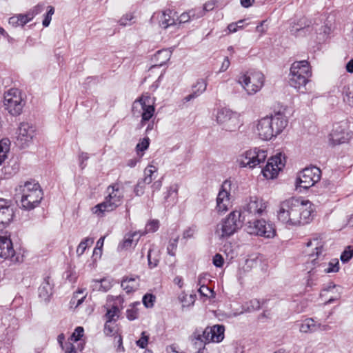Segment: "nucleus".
Instances as JSON below:
<instances>
[{"label": "nucleus", "instance_id": "nucleus-1", "mask_svg": "<svg viewBox=\"0 0 353 353\" xmlns=\"http://www.w3.org/2000/svg\"><path fill=\"white\" fill-rule=\"evenodd\" d=\"M312 204L310 201L292 197L281 203L277 217L288 226H300L312 220Z\"/></svg>", "mask_w": 353, "mask_h": 353}, {"label": "nucleus", "instance_id": "nucleus-2", "mask_svg": "<svg viewBox=\"0 0 353 353\" xmlns=\"http://www.w3.org/2000/svg\"><path fill=\"white\" fill-rule=\"evenodd\" d=\"M287 125L288 120L285 117L278 112L259 120L256 126V133L262 140H270L282 132Z\"/></svg>", "mask_w": 353, "mask_h": 353}, {"label": "nucleus", "instance_id": "nucleus-3", "mask_svg": "<svg viewBox=\"0 0 353 353\" xmlns=\"http://www.w3.org/2000/svg\"><path fill=\"white\" fill-rule=\"evenodd\" d=\"M306 245L308 249L306 252L308 253V256L311 259V263L314 265H318L321 268L325 273L337 272L339 270L338 259H333L327 263L323 262L325 253L324 243L321 239L318 238L310 239L306 243Z\"/></svg>", "mask_w": 353, "mask_h": 353}, {"label": "nucleus", "instance_id": "nucleus-4", "mask_svg": "<svg viewBox=\"0 0 353 353\" xmlns=\"http://www.w3.org/2000/svg\"><path fill=\"white\" fill-rule=\"evenodd\" d=\"M17 191L21 194V208L27 210L35 208L43 199L39 184L34 181H26L19 185Z\"/></svg>", "mask_w": 353, "mask_h": 353}, {"label": "nucleus", "instance_id": "nucleus-5", "mask_svg": "<svg viewBox=\"0 0 353 353\" xmlns=\"http://www.w3.org/2000/svg\"><path fill=\"white\" fill-rule=\"evenodd\" d=\"M311 76L312 70L308 61H294L290 68V84L301 92H305V85Z\"/></svg>", "mask_w": 353, "mask_h": 353}, {"label": "nucleus", "instance_id": "nucleus-6", "mask_svg": "<svg viewBox=\"0 0 353 353\" xmlns=\"http://www.w3.org/2000/svg\"><path fill=\"white\" fill-rule=\"evenodd\" d=\"M108 193L104 201L92 208V212L98 216H103L105 212L114 210L122 203L123 194L119 189V184H113L107 188Z\"/></svg>", "mask_w": 353, "mask_h": 353}, {"label": "nucleus", "instance_id": "nucleus-7", "mask_svg": "<svg viewBox=\"0 0 353 353\" xmlns=\"http://www.w3.org/2000/svg\"><path fill=\"white\" fill-rule=\"evenodd\" d=\"M132 112L133 116L141 117L140 125L144 126L154 114L155 108L153 99L150 96H141L134 101Z\"/></svg>", "mask_w": 353, "mask_h": 353}, {"label": "nucleus", "instance_id": "nucleus-8", "mask_svg": "<svg viewBox=\"0 0 353 353\" xmlns=\"http://www.w3.org/2000/svg\"><path fill=\"white\" fill-rule=\"evenodd\" d=\"M241 213L239 211H233L216 225V233L220 238H228L236 232L243 225L241 219Z\"/></svg>", "mask_w": 353, "mask_h": 353}, {"label": "nucleus", "instance_id": "nucleus-9", "mask_svg": "<svg viewBox=\"0 0 353 353\" xmlns=\"http://www.w3.org/2000/svg\"><path fill=\"white\" fill-rule=\"evenodd\" d=\"M265 77L259 71H250L239 76L238 82L248 94L253 95L264 85Z\"/></svg>", "mask_w": 353, "mask_h": 353}, {"label": "nucleus", "instance_id": "nucleus-10", "mask_svg": "<svg viewBox=\"0 0 353 353\" xmlns=\"http://www.w3.org/2000/svg\"><path fill=\"white\" fill-rule=\"evenodd\" d=\"M266 158V150L255 148L239 154L236 158V163L241 168L253 169L264 163Z\"/></svg>", "mask_w": 353, "mask_h": 353}, {"label": "nucleus", "instance_id": "nucleus-11", "mask_svg": "<svg viewBox=\"0 0 353 353\" xmlns=\"http://www.w3.org/2000/svg\"><path fill=\"white\" fill-rule=\"evenodd\" d=\"M321 171L316 167L312 166L304 168L299 174L296 179V189L307 190L316 183L321 179Z\"/></svg>", "mask_w": 353, "mask_h": 353}, {"label": "nucleus", "instance_id": "nucleus-12", "mask_svg": "<svg viewBox=\"0 0 353 353\" xmlns=\"http://www.w3.org/2000/svg\"><path fill=\"white\" fill-rule=\"evenodd\" d=\"M245 231L251 235L268 239L273 238L276 235L273 225L263 219L248 221L245 225Z\"/></svg>", "mask_w": 353, "mask_h": 353}, {"label": "nucleus", "instance_id": "nucleus-13", "mask_svg": "<svg viewBox=\"0 0 353 353\" xmlns=\"http://www.w3.org/2000/svg\"><path fill=\"white\" fill-rule=\"evenodd\" d=\"M3 103L6 109L12 116L21 114L25 105L21 92L15 88L9 90L5 94Z\"/></svg>", "mask_w": 353, "mask_h": 353}, {"label": "nucleus", "instance_id": "nucleus-14", "mask_svg": "<svg viewBox=\"0 0 353 353\" xmlns=\"http://www.w3.org/2000/svg\"><path fill=\"white\" fill-rule=\"evenodd\" d=\"M216 121L222 129L228 132H234L240 126L239 115L226 108H221L216 114Z\"/></svg>", "mask_w": 353, "mask_h": 353}, {"label": "nucleus", "instance_id": "nucleus-15", "mask_svg": "<svg viewBox=\"0 0 353 353\" xmlns=\"http://www.w3.org/2000/svg\"><path fill=\"white\" fill-rule=\"evenodd\" d=\"M267 203L261 198L251 196L249 201L242 207L241 215L245 218L263 216L266 212Z\"/></svg>", "mask_w": 353, "mask_h": 353}, {"label": "nucleus", "instance_id": "nucleus-16", "mask_svg": "<svg viewBox=\"0 0 353 353\" xmlns=\"http://www.w3.org/2000/svg\"><path fill=\"white\" fill-rule=\"evenodd\" d=\"M225 327L223 325H215L207 327L202 334L195 332L194 337L196 340L204 343L210 342L219 343L224 339Z\"/></svg>", "mask_w": 353, "mask_h": 353}, {"label": "nucleus", "instance_id": "nucleus-17", "mask_svg": "<svg viewBox=\"0 0 353 353\" xmlns=\"http://www.w3.org/2000/svg\"><path fill=\"white\" fill-rule=\"evenodd\" d=\"M35 127L28 122H21L17 131V145L21 148L28 147L35 136Z\"/></svg>", "mask_w": 353, "mask_h": 353}, {"label": "nucleus", "instance_id": "nucleus-18", "mask_svg": "<svg viewBox=\"0 0 353 353\" xmlns=\"http://www.w3.org/2000/svg\"><path fill=\"white\" fill-rule=\"evenodd\" d=\"M285 157L279 153L268 159L266 165L262 169V173L266 179L275 178L279 172L285 165Z\"/></svg>", "mask_w": 353, "mask_h": 353}, {"label": "nucleus", "instance_id": "nucleus-19", "mask_svg": "<svg viewBox=\"0 0 353 353\" xmlns=\"http://www.w3.org/2000/svg\"><path fill=\"white\" fill-rule=\"evenodd\" d=\"M231 181L225 180L221 185L216 197V210L219 212L228 210L230 204Z\"/></svg>", "mask_w": 353, "mask_h": 353}, {"label": "nucleus", "instance_id": "nucleus-20", "mask_svg": "<svg viewBox=\"0 0 353 353\" xmlns=\"http://www.w3.org/2000/svg\"><path fill=\"white\" fill-rule=\"evenodd\" d=\"M350 139V134L345 130V127L341 123H336L333 126L332 132L330 134V143L332 145H336L346 143Z\"/></svg>", "mask_w": 353, "mask_h": 353}, {"label": "nucleus", "instance_id": "nucleus-21", "mask_svg": "<svg viewBox=\"0 0 353 353\" xmlns=\"http://www.w3.org/2000/svg\"><path fill=\"white\" fill-rule=\"evenodd\" d=\"M14 216L13 208L11 207V201L0 199V230L8 226Z\"/></svg>", "mask_w": 353, "mask_h": 353}, {"label": "nucleus", "instance_id": "nucleus-22", "mask_svg": "<svg viewBox=\"0 0 353 353\" xmlns=\"http://www.w3.org/2000/svg\"><path fill=\"white\" fill-rule=\"evenodd\" d=\"M39 297L44 303H48L52 294V284L49 276L43 279V281L38 289Z\"/></svg>", "mask_w": 353, "mask_h": 353}, {"label": "nucleus", "instance_id": "nucleus-23", "mask_svg": "<svg viewBox=\"0 0 353 353\" xmlns=\"http://www.w3.org/2000/svg\"><path fill=\"white\" fill-rule=\"evenodd\" d=\"M176 17L177 13L174 10L167 9L162 12L159 18V26L164 29L177 24Z\"/></svg>", "mask_w": 353, "mask_h": 353}, {"label": "nucleus", "instance_id": "nucleus-24", "mask_svg": "<svg viewBox=\"0 0 353 353\" xmlns=\"http://www.w3.org/2000/svg\"><path fill=\"white\" fill-rule=\"evenodd\" d=\"M14 255L11 240L6 237L0 236V257L3 259H12Z\"/></svg>", "mask_w": 353, "mask_h": 353}, {"label": "nucleus", "instance_id": "nucleus-25", "mask_svg": "<svg viewBox=\"0 0 353 353\" xmlns=\"http://www.w3.org/2000/svg\"><path fill=\"white\" fill-rule=\"evenodd\" d=\"M171 55L172 52L167 49H163L157 51L152 59V61L154 63L152 67L162 66L170 60Z\"/></svg>", "mask_w": 353, "mask_h": 353}, {"label": "nucleus", "instance_id": "nucleus-26", "mask_svg": "<svg viewBox=\"0 0 353 353\" xmlns=\"http://www.w3.org/2000/svg\"><path fill=\"white\" fill-rule=\"evenodd\" d=\"M207 81L204 79H199L196 84L193 85V92L192 93L188 94L183 99L184 102H188L199 96H200L203 92H205L207 88Z\"/></svg>", "mask_w": 353, "mask_h": 353}, {"label": "nucleus", "instance_id": "nucleus-27", "mask_svg": "<svg viewBox=\"0 0 353 353\" xmlns=\"http://www.w3.org/2000/svg\"><path fill=\"white\" fill-rule=\"evenodd\" d=\"M316 322L313 318H307L299 325L300 332L304 334H312L316 332Z\"/></svg>", "mask_w": 353, "mask_h": 353}, {"label": "nucleus", "instance_id": "nucleus-28", "mask_svg": "<svg viewBox=\"0 0 353 353\" xmlns=\"http://www.w3.org/2000/svg\"><path fill=\"white\" fill-rule=\"evenodd\" d=\"M138 279V276L124 278L121 281V287L124 290L126 291L127 293H130L132 291H134L138 288L139 286L137 281Z\"/></svg>", "mask_w": 353, "mask_h": 353}, {"label": "nucleus", "instance_id": "nucleus-29", "mask_svg": "<svg viewBox=\"0 0 353 353\" xmlns=\"http://www.w3.org/2000/svg\"><path fill=\"white\" fill-rule=\"evenodd\" d=\"M178 185H174L170 186L167 192L165 193L164 201L165 203H168V205H174L177 201Z\"/></svg>", "mask_w": 353, "mask_h": 353}, {"label": "nucleus", "instance_id": "nucleus-30", "mask_svg": "<svg viewBox=\"0 0 353 353\" xmlns=\"http://www.w3.org/2000/svg\"><path fill=\"white\" fill-rule=\"evenodd\" d=\"M138 232H134L132 233L126 234L123 238L122 242L118 245V250L122 251L130 248L134 244V237L137 236Z\"/></svg>", "mask_w": 353, "mask_h": 353}, {"label": "nucleus", "instance_id": "nucleus-31", "mask_svg": "<svg viewBox=\"0 0 353 353\" xmlns=\"http://www.w3.org/2000/svg\"><path fill=\"white\" fill-rule=\"evenodd\" d=\"M342 96L343 101L353 108V83L343 86Z\"/></svg>", "mask_w": 353, "mask_h": 353}, {"label": "nucleus", "instance_id": "nucleus-32", "mask_svg": "<svg viewBox=\"0 0 353 353\" xmlns=\"http://www.w3.org/2000/svg\"><path fill=\"white\" fill-rule=\"evenodd\" d=\"M93 288L98 289L99 290H101L103 292H107L112 287V283L108 279H102L100 280H94L93 281Z\"/></svg>", "mask_w": 353, "mask_h": 353}, {"label": "nucleus", "instance_id": "nucleus-33", "mask_svg": "<svg viewBox=\"0 0 353 353\" xmlns=\"http://www.w3.org/2000/svg\"><path fill=\"white\" fill-rule=\"evenodd\" d=\"M10 150V141L3 139L0 141V165L7 158V153Z\"/></svg>", "mask_w": 353, "mask_h": 353}, {"label": "nucleus", "instance_id": "nucleus-34", "mask_svg": "<svg viewBox=\"0 0 353 353\" xmlns=\"http://www.w3.org/2000/svg\"><path fill=\"white\" fill-rule=\"evenodd\" d=\"M119 307L116 305H112L110 308L108 309L105 315L106 321H117L119 318Z\"/></svg>", "mask_w": 353, "mask_h": 353}, {"label": "nucleus", "instance_id": "nucleus-35", "mask_svg": "<svg viewBox=\"0 0 353 353\" xmlns=\"http://www.w3.org/2000/svg\"><path fill=\"white\" fill-rule=\"evenodd\" d=\"M92 243L93 240L91 238L87 237L83 239L77 246L76 251L77 256H81L84 253L87 248Z\"/></svg>", "mask_w": 353, "mask_h": 353}, {"label": "nucleus", "instance_id": "nucleus-36", "mask_svg": "<svg viewBox=\"0 0 353 353\" xmlns=\"http://www.w3.org/2000/svg\"><path fill=\"white\" fill-rule=\"evenodd\" d=\"M157 172V168L154 165H150L148 168H146L144 170V174L145 177L143 179V181H141L142 182V184H150L152 183L153 179H152V174L154 172Z\"/></svg>", "mask_w": 353, "mask_h": 353}, {"label": "nucleus", "instance_id": "nucleus-37", "mask_svg": "<svg viewBox=\"0 0 353 353\" xmlns=\"http://www.w3.org/2000/svg\"><path fill=\"white\" fill-rule=\"evenodd\" d=\"M116 321H105L104 326V333L107 336L114 335L117 332Z\"/></svg>", "mask_w": 353, "mask_h": 353}, {"label": "nucleus", "instance_id": "nucleus-38", "mask_svg": "<svg viewBox=\"0 0 353 353\" xmlns=\"http://www.w3.org/2000/svg\"><path fill=\"white\" fill-rule=\"evenodd\" d=\"M136 305H139V303H134L132 305H130V307L126 311L127 318L130 321H133L138 317V310L135 307Z\"/></svg>", "mask_w": 353, "mask_h": 353}, {"label": "nucleus", "instance_id": "nucleus-39", "mask_svg": "<svg viewBox=\"0 0 353 353\" xmlns=\"http://www.w3.org/2000/svg\"><path fill=\"white\" fill-rule=\"evenodd\" d=\"M178 238L172 239L170 241L168 247L167 252L170 256H175L176 248H177Z\"/></svg>", "mask_w": 353, "mask_h": 353}, {"label": "nucleus", "instance_id": "nucleus-40", "mask_svg": "<svg viewBox=\"0 0 353 353\" xmlns=\"http://www.w3.org/2000/svg\"><path fill=\"white\" fill-rule=\"evenodd\" d=\"M199 292L200 294L203 296L205 297H214V292L212 290H211L210 288L206 286L205 285H201L199 289Z\"/></svg>", "mask_w": 353, "mask_h": 353}, {"label": "nucleus", "instance_id": "nucleus-41", "mask_svg": "<svg viewBox=\"0 0 353 353\" xmlns=\"http://www.w3.org/2000/svg\"><path fill=\"white\" fill-rule=\"evenodd\" d=\"M155 299L156 298L154 295L151 294H147L143 297V303L148 308L152 307L154 305Z\"/></svg>", "mask_w": 353, "mask_h": 353}, {"label": "nucleus", "instance_id": "nucleus-42", "mask_svg": "<svg viewBox=\"0 0 353 353\" xmlns=\"http://www.w3.org/2000/svg\"><path fill=\"white\" fill-rule=\"evenodd\" d=\"M150 144V139L148 137H144L141 142H139L137 146L136 149L138 152H143L147 150L149 147Z\"/></svg>", "mask_w": 353, "mask_h": 353}, {"label": "nucleus", "instance_id": "nucleus-43", "mask_svg": "<svg viewBox=\"0 0 353 353\" xmlns=\"http://www.w3.org/2000/svg\"><path fill=\"white\" fill-rule=\"evenodd\" d=\"M82 294H83V291L79 290L78 292H77L74 294V296L72 299L71 302L72 304H74L76 303V307H78L79 305H80L84 301V299L86 297V295H83L82 296L79 297V295H81Z\"/></svg>", "mask_w": 353, "mask_h": 353}, {"label": "nucleus", "instance_id": "nucleus-44", "mask_svg": "<svg viewBox=\"0 0 353 353\" xmlns=\"http://www.w3.org/2000/svg\"><path fill=\"white\" fill-rule=\"evenodd\" d=\"M159 227V222L158 220H152L145 225L146 232H154Z\"/></svg>", "mask_w": 353, "mask_h": 353}, {"label": "nucleus", "instance_id": "nucleus-45", "mask_svg": "<svg viewBox=\"0 0 353 353\" xmlns=\"http://www.w3.org/2000/svg\"><path fill=\"white\" fill-rule=\"evenodd\" d=\"M134 19V16L132 13H128L123 15L119 21L121 26H126L131 25V21Z\"/></svg>", "mask_w": 353, "mask_h": 353}, {"label": "nucleus", "instance_id": "nucleus-46", "mask_svg": "<svg viewBox=\"0 0 353 353\" xmlns=\"http://www.w3.org/2000/svg\"><path fill=\"white\" fill-rule=\"evenodd\" d=\"M189 11V14L191 17V19H196L201 18L205 15V11L201 8H195Z\"/></svg>", "mask_w": 353, "mask_h": 353}, {"label": "nucleus", "instance_id": "nucleus-47", "mask_svg": "<svg viewBox=\"0 0 353 353\" xmlns=\"http://www.w3.org/2000/svg\"><path fill=\"white\" fill-rule=\"evenodd\" d=\"M148 336L146 335L145 332L141 333V337L137 341V345L141 348H145L148 343Z\"/></svg>", "mask_w": 353, "mask_h": 353}, {"label": "nucleus", "instance_id": "nucleus-48", "mask_svg": "<svg viewBox=\"0 0 353 353\" xmlns=\"http://www.w3.org/2000/svg\"><path fill=\"white\" fill-rule=\"evenodd\" d=\"M177 24L185 23L191 20V17L189 14V11L182 13L180 16L176 17Z\"/></svg>", "mask_w": 353, "mask_h": 353}, {"label": "nucleus", "instance_id": "nucleus-49", "mask_svg": "<svg viewBox=\"0 0 353 353\" xmlns=\"http://www.w3.org/2000/svg\"><path fill=\"white\" fill-rule=\"evenodd\" d=\"M19 25L24 26L34 18V14H19Z\"/></svg>", "mask_w": 353, "mask_h": 353}, {"label": "nucleus", "instance_id": "nucleus-50", "mask_svg": "<svg viewBox=\"0 0 353 353\" xmlns=\"http://www.w3.org/2000/svg\"><path fill=\"white\" fill-rule=\"evenodd\" d=\"M353 255V250L348 247V250H344L341 255V260L343 263H347L350 261Z\"/></svg>", "mask_w": 353, "mask_h": 353}, {"label": "nucleus", "instance_id": "nucleus-51", "mask_svg": "<svg viewBox=\"0 0 353 353\" xmlns=\"http://www.w3.org/2000/svg\"><path fill=\"white\" fill-rule=\"evenodd\" d=\"M195 231H196L195 226H192V227L187 228L185 230H184V232L183 233V238L185 239L192 238L194 236Z\"/></svg>", "mask_w": 353, "mask_h": 353}, {"label": "nucleus", "instance_id": "nucleus-52", "mask_svg": "<svg viewBox=\"0 0 353 353\" xmlns=\"http://www.w3.org/2000/svg\"><path fill=\"white\" fill-rule=\"evenodd\" d=\"M152 251V250L151 248H150L148 253V256H147L148 261V265L150 268H155L156 266H157L158 263H159V260L157 259H152V255H151Z\"/></svg>", "mask_w": 353, "mask_h": 353}, {"label": "nucleus", "instance_id": "nucleus-53", "mask_svg": "<svg viewBox=\"0 0 353 353\" xmlns=\"http://www.w3.org/2000/svg\"><path fill=\"white\" fill-rule=\"evenodd\" d=\"M224 260L220 254H216L213 257V264L217 267L221 268L223 266Z\"/></svg>", "mask_w": 353, "mask_h": 353}, {"label": "nucleus", "instance_id": "nucleus-54", "mask_svg": "<svg viewBox=\"0 0 353 353\" xmlns=\"http://www.w3.org/2000/svg\"><path fill=\"white\" fill-rule=\"evenodd\" d=\"M307 307V301L306 300H302L296 304L295 307V312L297 313H301L305 311Z\"/></svg>", "mask_w": 353, "mask_h": 353}, {"label": "nucleus", "instance_id": "nucleus-55", "mask_svg": "<svg viewBox=\"0 0 353 353\" xmlns=\"http://www.w3.org/2000/svg\"><path fill=\"white\" fill-rule=\"evenodd\" d=\"M83 328L82 327H77L74 330V333L72 335V337L74 339L75 341L80 340L81 336H83Z\"/></svg>", "mask_w": 353, "mask_h": 353}, {"label": "nucleus", "instance_id": "nucleus-56", "mask_svg": "<svg viewBox=\"0 0 353 353\" xmlns=\"http://www.w3.org/2000/svg\"><path fill=\"white\" fill-rule=\"evenodd\" d=\"M341 294V290H338V291H336L334 294L333 296H331L330 299L325 302V304H331L333 302L340 299Z\"/></svg>", "mask_w": 353, "mask_h": 353}, {"label": "nucleus", "instance_id": "nucleus-57", "mask_svg": "<svg viewBox=\"0 0 353 353\" xmlns=\"http://www.w3.org/2000/svg\"><path fill=\"white\" fill-rule=\"evenodd\" d=\"M214 6H215L214 1L211 0V1L206 2L203 5L202 10L203 11H205V14L207 12L212 10L214 8Z\"/></svg>", "mask_w": 353, "mask_h": 353}, {"label": "nucleus", "instance_id": "nucleus-58", "mask_svg": "<svg viewBox=\"0 0 353 353\" xmlns=\"http://www.w3.org/2000/svg\"><path fill=\"white\" fill-rule=\"evenodd\" d=\"M144 185L142 184L141 181H139L137 185L134 188V193L137 196H141L143 194Z\"/></svg>", "mask_w": 353, "mask_h": 353}, {"label": "nucleus", "instance_id": "nucleus-59", "mask_svg": "<svg viewBox=\"0 0 353 353\" xmlns=\"http://www.w3.org/2000/svg\"><path fill=\"white\" fill-rule=\"evenodd\" d=\"M341 287L339 285H336L333 283H330L326 288L323 289V292H334V290L338 291V290H341Z\"/></svg>", "mask_w": 353, "mask_h": 353}, {"label": "nucleus", "instance_id": "nucleus-60", "mask_svg": "<svg viewBox=\"0 0 353 353\" xmlns=\"http://www.w3.org/2000/svg\"><path fill=\"white\" fill-rule=\"evenodd\" d=\"M230 65V60L228 59V57H225L222 64H221V66L220 68V70H219V72H225V70H228V68H229Z\"/></svg>", "mask_w": 353, "mask_h": 353}, {"label": "nucleus", "instance_id": "nucleus-61", "mask_svg": "<svg viewBox=\"0 0 353 353\" xmlns=\"http://www.w3.org/2000/svg\"><path fill=\"white\" fill-rule=\"evenodd\" d=\"M242 26H238V23H232L228 26V29L230 32H236L239 29H241Z\"/></svg>", "mask_w": 353, "mask_h": 353}, {"label": "nucleus", "instance_id": "nucleus-62", "mask_svg": "<svg viewBox=\"0 0 353 353\" xmlns=\"http://www.w3.org/2000/svg\"><path fill=\"white\" fill-rule=\"evenodd\" d=\"M89 158L88 154L85 152H82L79 155V161H80V166L83 168L85 165H83V163L86 161Z\"/></svg>", "mask_w": 353, "mask_h": 353}, {"label": "nucleus", "instance_id": "nucleus-63", "mask_svg": "<svg viewBox=\"0 0 353 353\" xmlns=\"http://www.w3.org/2000/svg\"><path fill=\"white\" fill-rule=\"evenodd\" d=\"M265 21H262L256 27V31L257 32H259L261 34H263L266 32V28L264 27V23Z\"/></svg>", "mask_w": 353, "mask_h": 353}, {"label": "nucleus", "instance_id": "nucleus-64", "mask_svg": "<svg viewBox=\"0 0 353 353\" xmlns=\"http://www.w3.org/2000/svg\"><path fill=\"white\" fill-rule=\"evenodd\" d=\"M345 69L347 72L353 73V59H350L345 65Z\"/></svg>", "mask_w": 353, "mask_h": 353}]
</instances>
